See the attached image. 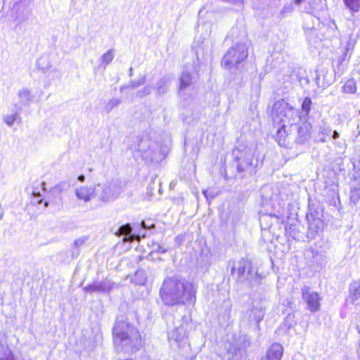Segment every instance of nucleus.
I'll list each match as a JSON object with an SVG mask.
<instances>
[{"label":"nucleus","mask_w":360,"mask_h":360,"mask_svg":"<svg viewBox=\"0 0 360 360\" xmlns=\"http://www.w3.org/2000/svg\"><path fill=\"white\" fill-rule=\"evenodd\" d=\"M347 300L354 305H360V279L349 284Z\"/></svg>","instance_id":"nucleus-13"},{"label":"nucleus","mask_w":360,"mask_h":360,"mask_svg":"<svg viewBox=\"0 0 360 360\" xmlns=\"http://www.w3.org/2000/svg\"><path fill=\"white\" fill-rule=\"evenodd\" d=\"M115 57L114 51L112 49H110L103 53L100 58V66L103 67L104 69L106 68L107 65L110 64Z\"/></svg>","instance_id":"nucleus-23"},{"label":"nucleus","mask_w":360,"mask_h":360,"mask_svg":"<svg viewBox=\"0 0 360 360\" xmlns=\"http://www.w3.org/2000/svg\"><path fill=\"white\" fill-rule=\"evenodd\" d=\"M143 259L141 256H139V257L136 259V262L141 261Z\"/></svg>","instance_id":"nucleus-48"},{"label":"nucleus","mask_w":360,"mask_h":360,"mask_svg":"<svg viewBox=\"0 0 360 360\" xmlns=\"http://www.w3.org/2000/svg\"><path fill=\"white\" fill-rule=\"evenodd\" d=\"M283 354V346L279 343H274L268 349L266 356L269 359V360H281Z\"/></svg>","instance_id":"nucleus-16"},{"label":"nucleus","mask_w":360,"mask_h":360,"mask_svg":"<svg viewBox=\"0 0 360 360\" xmlns=\"http://www.w3.org/2000/svg\"><path fill=\"white\" fill-rule=\"evenodd\" d=\"M345 6L352 12H357L360 8V0H343Z\"/></svg>","instance_id":"nucleus-31"},{"label":"nucleus","mask_w":360,"mask_h":360,"mask_svg":"<svg viewBox=\"0 0 360 360\" xmlns=\"http://www.w3.org/2000/svg\"><path fill=\"white\" fill-rule=\"evenodd\" d=\"M188 323L179 321L178 325L168 333V340L172 346L180 347L187 342Z\"/></svg>","instance_id":"nucleus-8"},{"label":"nucleus","mask_w":360,"mask_h":360,"mask_svg":"<svg viewBox=\"0 0 360 360\" xmlns=\"http://www.w3.org/2000/svg\"><path fill=\"white\" fill-rule=\"evenodd\" d=\"M233 340L243 351L245 350L251 344L250 337L245 334H239L238 336H235Z\"/></svg>","instance_id":"nucleus-22"},{"label":"nucleus","mask_w":360,"mask_h":360,"mask_svg":"<svg viewBox=\"0 0 360 360\" xmlns=\"http://www.w3.org/2000/svg\"><path fill=\"white\" fill-rule=\"evenodd\" d=\"M340 136V134L337 131H333V135H332V137L333 139H337L338 138H339Z\"/></svg>","instance_id":"nucleus-43"},{"label":"nucleus","mask_w":360,"mask_h":360,"mask_svg":"<svg viewBox=\"0 0 360 360\" xmlns=\"http://www.w3.org/2000/svg\"><path fill=\"white\" fill-rule=\"evenodd\" d=\"M87 239L86 237H80L75 240L72 250V258H77L79 256L80 253L79 248L85 243Z\"/></svg>","instance_id":"nucleus-24"},{"label":"nucleus","mask_w":360,"mask_h":360,"mask_svg":"<svg viewBox=\"0 0 360 360\" xmlns=\"http://www.w3.org/2000/svg\"><path fill=\"white\" fill-rule=\"evenodd\" d=\"M121 193V187L117 181H113L105 184L97 185L96 196L99 201L108 202L115 200Z\"/></svg>","instance_id":"nucleus-7"},{"label":"nucleus","mask_w":360,"mask_h":360,"mask_svg":"<svg viewBox=\"0 0 360 360\" xmlns=\"http://www.w3.org/2000/svg\"><path fill=\"white\" fill-rule=\"evenodd\" d=\"M302 298L307 304V309L311 312H316L320 309V301L321 300L319 294L313 291L309 287L304 286L301 289Z\"/></svg>","instance_id":"nucleus-9"},{"label":"nucleus","mask_w":360,"mask_h":360,"mask_svg":"<svg viewBox=\"0 0 360 360\" xmlns=\"http://www.w3.org/2000/svg\"><path fill=\"white\" fill-rule=\"evenodd\" d=\"M321 141L324 142V141H325V139H321Z\"/></svg>","instance_id":"nucleus-52"},{"label":"nucleus","mask_w":360,"mask_h":360,"mask_svg":"<svg viewBox=\"0 0 360 360\" xmlns=\"http://www.w3.org/2000/svg\"><path fill=\"white\" fill-rule=\"evenodd\" d=\"M32 196L34 198H36L39 199L37 201V204H40L42 202V199L40 198H41V193L39 192H33L32 193Z\"/></svg>","instance_id":"nucleus-40"},{"label":"nucleus","mask_w":360,"mask_h":360,"mask_svg":"<svg viewBox=\"0 0 360 360\" xmlns=\"http://www.w3.org/2000/svg\"><path fill=\"white\" fill-rule=\"evenodd\" d=\"M146 76H142L138 80H131L129 82L127 86H121L120 91H122L124 88L136 89L139 86L143 85L146 82Z\"/></svg>","instance_id":"nucleus-29"},{"label":"nucleus","mask_w":360,"mask_h":360,"mask_svg":"<svg viewBox=\"0 0 360 360\" xmlns=\"http://www.w3.org/2000/svg\"><path fill=\"white\" fill-rule=\"evenodd\" d=\"M112 334L115 343L129 347L131 352L139 349L141 346V338L139 332L134 326L127 321H116Z\"/></svg>","instance_id":"nucleus-3"},{"label":"nucleus","mask_w":360,"mask_h":360,"mask_svg":"<svg viewBox=\"0 0 360 360\" xmlns=\"http://www.w3.org/2000/svg\"><path fill=\"white\" fill-rule=\"evenodd\" d=\"M115 283L110 280L105 278L101 281H94L92 283L84 288V290L88 292H109L115 286Z\"/></svg>","instance_id":"nucleus-11"},{"label":"nucleus","mask_w":360,"mask_h":360,"mask_svg":"<svg viewBox=\"0 0 360 360\" xmlns=\"http://www.w3.org/2000/svg\"><path fill=\"white\" fill-rule=\"evenodd\" d=\"M121 103V100L119 98L110 99L105 106V110L106 112H110L114 108L117 107Z\"/></svg>","instance_id":"nucleus-34"},{"label":"nucleus","mask_w":360,"mask_h":360,"mask_svg":"<svg viewBox=\"0 0 360 360\" xmlns=\"http://www.w3.org/2000/svg\"><path fill=\"white\" fill-rule=\"evenodd\" d=\"M85 179V176L84 175L82 174V175H79L78 176V180L80 181V182H83Z\"/></svg>","instance_id":"nucleus-44"},{"label":"nucleus","mask_w":360,"mask_h":360,"mask_svg":"<svg viewBox=\"0 0 360 360\" xmlns=\"http://www.w3.org/2000/svg\"><path fill=\"white\" fill-rule=\"evenodd\" d=\"M155 251H157L159 253H164L166 252V250L162 248L160 245H158V248L155 249Z\"/></svg>","instance_id":"nucleus-41"},{"label":"nucleus","mask_w":360,"mask_h":360,"mask_svg":"<svg viewBox=\"0 0 360 360\" xmlns=\"http://www.w3.org/2000/svg\"><path fill=\"white\" fill-rule=\"evenodd\" d=\"M248 56V47L244 43H239L231 47L221 60V65L226 69L236 67L247 58Z\"/></svg>","instance_id":"nucleus-6"},{"label":"nucleus","mask_w":360,"mask_h":360,"mask_svg":"<svg viewBox=\"0 0 360 360\" xmlns=\"http://www.w3.org/2000/svg\"><path fill=\"white\" fill-rule=\"evenodd\" d=\"M311 101L309 98L307 97L304 99L302 104V109L303 111L308 113L310 111Z\"/></svg>","instance_id":"nucleus-36"},{"label":"nucleus","mask_w":360,"mask_h":360,"mask_svg":"<svg viewBox=\"0 0 360 360\" xmlns=\"http://www.w3.org/2000/svg\"><path fill=\"white\" fill-rule=\"evenodd\" d=\"M172 80L171 75H164L161 77L155 84V89L158 96H162L165 94L168 91L170 84Z\"/></svg>","instance_id":"nucleus-15"},{"label":"nucleus","mask_w":360,"mask_h":360,"mask_svg":"<svg viewBox=\"0 0 360 360\" xmlns=\"http://www.w3.org/2000/svg\"><path fill=\"white\" fill-rule=\"evenodd\" d=\"M141 226L143 228H146V226L145 225V222L143 221L141 222Z\"/></svg>","instance_id":"nucleus-49"},{"label":"nucleus","mask_w":360,"mask_h":360,"mask_svg":"<svg viewBox=\"0 0 360 360\" xmlns=\"http://www.w3.org/2000/svg\"><path fill=\"white\" fill-rule=\"evenodd\" d=\"M293 2L296 5L304 3V11L314 15L319 10V4L316 0H293Z\"/></svg>","instance_id":"nucleus-18"},{"label":"nucleus","mask_w":360,"mask_h":360,"mask_svg":"<svg viewBox=\"0 0 360 360\" xmlns=\"http://www.w3.org/2000/svg\"><path fill=\"white\" fill-rule=\"evenodd\" d=\"M260 360H269V359L266 356H265L262 357Z\"/></svg>","instance_id":"nucleus-47"},{"label":"nucleus","mask_w":360,"mask_h":360,"mask_svg":"<svg viewBox=\"0 0 360 360\" xmlns=\"http://www.w3.org/2000/svg\"><path fill=\"white\" fill-rule=\"evenodd\" d=\"M179 90L183 91L190 86L192 84L191 75L186 71L182 72L179 78Z\"/></svg>","instance_id":"nucleus-21"},{"label":"nucleus","mask_w":360,"mask_h":360,"mask_svg":"<svg viewBox=\"0 0 360 360\" xmlns=\"http://www.w3.org/2000/svg\"><path fill=\"white\" fill-rule=\"evenodd\" d=\"M356 44V41L352 39H349L347 43V45L345 46V51L346 52H348L350 50H352L354 48V46ZM345 56H347V53H345Z\"/></svg>","instance_id":"nucleus-38"},{"label":"nucleus","mask_w":360,"mask_h":360,"mask_svg":"<svg viewBox=\"0 0 360 360\" xmlns=\"http://www.w3.org/2000/svg\"><path fill=\"white\" fill-rule=\"evenodd\" d=\"M75 195L78 199L89 202L94 195H96V188L85 186H79L75 189Z\"/></svg>","instance_id":"nucleus-14"},{"label":"nucleus","mask_w":360,"mask_h":360,"mask_svg":"<svg viewBox=\"0 0 360 360\" xmlns=\"http://www.w3.org/2000/svg\"><path fill=\"white\" fill-rule=\"evenodd\" d=\"M242 349L238 346V345L233 340L231 342L228 348H227V354L229 355V359H234L235 357L240 356L242 354Z\"/></svg>","instance_id":"nucleus-19"},{"label":"nucleus","mask_w":360,"mask_h":360,"mask_svg":"<svg viewBox=\"0 0 360 360\" xmlns=\"http://www.w3.org/2000/svg\"><path fill=\"white\" fill-rule=\"evenodd\" d=\"M295 112L284 100L275 102L271 110V115L275 123L281 127L277 129L276 140L284 148H292L304 144L310 139V125L307 123L294 124Z\"/></svg>","instance_id":"nucleus-1"},{"label":"nucleus","mask_w":360,"mask_h":360,"mask_svg":"<svg viewBox=\"0 0 360 360\" xmlns=\"http://www.w3.org/2000/svg\"><path fill=\"white\" fill-rule=\"evenodd\" d=\"M65 185H66L65 183H63V182L60 183V184H57L53 188V189L56 190L58 193H62L65 189Z\"/></svg>","instance_id":"nucleus-39"},{"label":"nucleus","mask_w":360,"mask_h":360,"mask_svg":"<svg viewBox=\"0 0 360 360\" xmlns=\"http://www.w3.org/2000/svg\"><path fill=\"white\" fill-rule=\"evenodd\" d=\"M115 234L117 236H124L122 239L124 243L131 242L136 238V236L131 234V227L129 224L120 226Z\"/></svg>","instance_id":"nucleus-17"},{"label":"nucleus","mask_w":360,"mask_h":360,"mask_svg":"<svg viewBox=\"0 0 360 360\" xmlns=\"http://www.w3.org/2000/svg\"><path fill=\"white\" fill-rule=\"evenodd\" d=\"M152 87L150 86H146L143 89L136 92V95L139 97H143L149 95L151 93Z\"/></svg>","instance_id":"nucleus-37"},{"label":"nucleus","mask_w":360,"mask_h":360,"mask_svg":"<svg viewBox=\"0 0 360 360\" xmlns=\"http://www.w3.org/2000/svg\"><path fill=\"white\" fill-rule=\"evenodd\" d=\"M203 193H204V195H205V197H207V191H203Z\"/></svg>","instance_id":"nucleus-51"},{"label":"nucleus","mask_w":360,"mask_h":360,"mask_svg":"<svg viewBox=\"0 0 360 360\" xmlns=\"http://www.w3.org/2000/svg\"><path fill=\"white\" fill-rule=\"evenodd\" d=\"M236 160H237V172L240 177L252 175L255 173V168L257 166V160L254 159V148L245 147L242 150L237 149L234 151Z\"/></svg>","instance_id":"nucleus-4"},{"label":"nucleus","mask_w":360,"mask_h":360,"mask_svg":"<svg viewBox=\"0 0 360 360\" xmlns=\"http://www.w3.org/2000/svg\"><path fill=\"white\" fill-rule=\"evenodd\" d=\"M307 219L309 224L307 238L314 239L323 231V221L319 218L317 212H312L311 209L307 214Z\"/></svg>","instance_id":"nucleus-10"},{"label":"nucleus","mask_w":360,"mask_h":360,"mask_svg":"<svg viewBox=\"0 0 360 360\" xmlns=\"http://www.w3.org/2000/svg\"><path fill=\"white\" fill-rule=\"evenodd\" d=\"M296 324L295 315L293 314H288L285 317V321L283 323V326L287 329H290Z\"/></svg>","instance_id":"nucleus-32"},{"label":"nucleus","mask_w":360,"mask_h":360,"mask_svg":"<svg viewBox=\"0 0 360 360\" xmlns=\"http://www.w3.org/2000/svg\"><path fill=\"white\" fill-rule=\"evenodd\" d=\"M197 287L178 276L165 278L160 289L161 301L165 306L194 305L196 301Z\"/></svg>","instance_id":"nucleus-2"},{"label":"nucleus","mask_w":360,"mask_h":360,"mask_svg":"<svg viewBox=\"0 0 360 360\" xmlns=\"http://www.w3.org/2000/svg\"><path fill=\"white\" fill-rule=\"evenodd\" d=\"M129 75L130 77L132 76V75H133V69H132V68H129Z\"/></svg>","instance_id":"nucleus-46"},{"label":"nucleus","mask_w":360,"mask_h":360,"mask_svg":"<svg viewBox=\"0 0 360 360\" xmlns=\"http://www.w3.org/2000/svg\"><path fill=\"white\" fill-rule=\"evenodd\" d=\"M231 274L238 282L246 283L250 286L256 285L259 282L257 274L253 272L251 263L244 259L233 262Z\"/></svg>","instance_id":"nucleus-5"},{"label":"nucleus","mask_w":360,"mask_h":360,"mask_svg":"<svg viewBox=\"0 0 360 360\" xmlns=\"http://www.w3.org/2000/svg\"><path fill=\"white\" fill-rule=\"evenodd\" d=\"M18 117V114L17 112H15L11 115L4 116V120L8 126L12 127L15 120H17Z\"/></svg>","instance_id":"nucleus-35"},{"label":"nucleus","mask_w":360,"mask_h":360,"mask_svg":"<svg viewBox=\"0 0 360 360\" xmlns=\"http://www.w3.org/2000/svg\"><path fill=\"white\" fill-rule=\"evenodd\" d=\"M292 8H291V6H285L283 9V12H290L292 11Z\"/></svg>","instance_id":"nucleus-42"},{"label":"nucleus","mask_w":360,"mask_h":360,"mask_svg":"<svg viewBox=\"0 0 360 360\" xmlns=\"http://www.w3.org/2000/svg\"><path fill=\"white\" fill-rule=\"evenodd\" d=\"M360 199V188H352L350 190V200L356 204Z\"/></svg>","instance_id":"nucleus-33"},{"label":"nucleus","mask_w":360,"mask_h":360,"mask_svg":"<svg viewBox=\"0 0 360 360\" xmlns=\"http://www.w3.org/2000/svg\"><path fill=\"white\" fill-rule=\"evenodd\" d=\"M343 91L347 94H354L356 91V82L354 79H350L346 82L342 87Z\"/></svg>","instance_id":"nucleus-30"},{"label":"nucleus","mask_w":360,"mask_h":360,"mask_svg":"<svg viewBox=\"0 0 360 360\" xmlns=\"http://www.w3.org/2000/svg\"><path fill=\"white\" fill-rule=\"evenodd\" d=\"M264 314V310L262 307L253 306L247 311L245 318L250 325H255V328L259 329V322L263 319Z\"/></svg>","instance_id":"nucleus-12"},{"label":"nucleus","mask_w":360,"mask_h":360,"mask_svg":"<svg viewBox=\"0 0 360 360\" xmlns=\"http://www.w3.org/2000/svg\"><path fill=\"white\" fill-rule=\"evenodd\" d=\"M282 214H283V212H282V210H280V208H278V210H276L275 208H274L273 210H271L270 212H267L266 213L262 214L260 217V223H261L262 227L264 228L262 223L268 218V217H275L276 219H278L280 217L282 216Z\"/></svg>","instance_id":"nucleus-27"},{"label":"nucleus","mask_w":360,"mask_h":360,"mask_svg":"<svg viewBox=\"0 0 360 360\" xmlns=\"http://www.w3.org/2000/svg\"><path fill=\"white\" fill-rule=\"evenodd\" d=\"M149 146L148 140H141L138 147L136 148L137 150L140 151L142 153V156L145 159L151 158L150 151L146 149V147Z\"/></svg>","instance_id":"nucleus-26"},{"label":"nucleus","mask_w":360,"mask_h":360,"mask_svg":"<svg viewBox=\"0 0 360 360\" xmlns=\"http://www.w3.org/2000/svg\"><path fill=\"white\" fill-rule=\"evenodd\" d=\"M330 133H331V129H330V128L326 129V134L330 135Z\"/></svg>","instance_id":"nucleus-45"},{"label":"nucleus","mask_w":360,"mask_h":360,"mask_svg":"<svg viewBox=\"0 0 360 360\" xmlns=\"http://www.w3.org/2000/svg\"><path fill=\"white\" fill-rule=\"evenodd\" d=\"M147 279V275L143 269H138L131 277V281L136 285H144L146 283Z\"/></svg>","instance_id":"nucleus-20"},{"label":"nucleus","mask_w":360,"mask_h":360,"mask_svg":"<svg viewBox=\"0 0 360 360\" xmlns=\"http://www.w3.org/2000/svg\"><path fill=\"white\" fill-rule=\"evenodd\" d=\"M15 7H18L16 19L18 20L20 22L25 20L31 13L30 10L27 9V8H25L20 11V6H19L18 3L15 4L14 8Z\"/></svg>","instance_id":"nucleus-25"},{"label":"nucleus","mask_w":360,"mask_h":360,"mask_svg":"<svg viewBox=\"0 0 360 360\" xmlns=\"http://www.w3.org/2000/svg\"><path fill=\"white\" fill-rule=\"evenodd\" d=\"M49 206V202H44V207H47Z\"/></svg>","instance_id":"nucleus-50"},{"label":"nucleus","mask_w":360,"mask_h":360,"mask_svg":"<svg viewBox=\"0 0 360 360\" xmlns=\"http://www.w3.org/2000/svg\"><path fill=\"white\" fill-rule=\"evenodd\" d=\"M18 96L23 105H28L32 100L31 91L29 89H23L19 91Z\"/></svg>","instance_id":"nucleus-28"}]
</instances>
